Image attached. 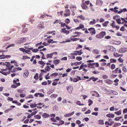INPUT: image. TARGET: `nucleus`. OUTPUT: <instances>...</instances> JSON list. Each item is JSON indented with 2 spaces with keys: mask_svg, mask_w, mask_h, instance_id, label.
Returning a JSON list of instances; mask_svg holds the SVG:
<instances>
[{
  "mask_svg": "<svg viewBox=\"0 0 127 127\" xmlns=\"http://www.w3.org/2000/svg\"><path fill=\"white\" fill-rule=\"evenodd\" d=\"M33 98H34V97L31 94H30L25 97L26 99H33Z\"/></svg>",
  "mask_w": 127,
  "mask_h": 127,
  "instance_id": "obj_34",
  "label": "nucleus"
},
{
  "mask_svg": "<svg viewBox=\"0 0 127 127\" xmlns=\"http://www.w3.org/2000/svg\"><path fill=\"white\" fill-rule=\"evenodd\" d=\"M81 7L83 9H87V8H88V6L85 3H82L81 4Z\"/></svg>",
  "mask_w": 127,
  "mask_h": 127,
  "instance_id": "obj_24",
  "label": "nucleus"
},
{
  "mask_svg": "<svg viewBox=\"0 0 127 127\" xmlns=\"http://www.w3.org/2000/svg\"><path fill=\"white\" fill-rule=\"evenodd\" d=\"M127 48H121L119 50V53H125V52H127Z\"/></svg>",
  "mask_w": 127,
  "mask_h": 127,
  "instance_id": "obj_5",
  "label": "nucleus"
},
{
  "mask_svg": "<svg viewBox=\"0 0 127 127\" xmlns=\"http://www.w3.org/2000/svg\"><path fill=\"white\" fill-rule=\"evenodd\" d=\"M58 15L59 16H60L61 15V16H62L63 15V11H61V12H58Z\"/></svg>",
  "mask_w": 127,
  "mask_h": 127,
  "instance_id": "obj_56",
  "label": "nucleus"
},
{
  "mask_svg": "<svg viewBox=\"0 0 127 127\" xmlns=\"http://www.w3.org/2000/svg\"><path fill=\"white\" fill-rule=\"evenodd\" d=\"M111 68L112 70H114V69L116 68V65H115V64H113L111 65Z\"/></svg>",
  "mask_w": 127,
  "mask_h": 127,
  "instance_id": "obj_62",
  "label": "nucleus"
},
{
  "mask_svg": "<svg viewBox=\"0 0 127 127\" xmlns=\"http://www.w3.org/2000/svg\"><path fill=\"white\" fill-rule=\"evenodd\" d=\"M34 118H35V119H36L37 120H40V119H41V116H40L37 115H35V116H34Z\"/></svg>",
  "mask_w": 127,
  "mask_h": 127,
  "instance_id": "obj_42",
  "label": "nucleus"
},
{
  "mask_svg": "<svg viewBox=\"0 0 127 127\" xmlns=\"http://www.w3.org/2000/svg\"><path fill=\"white\" fill-rule=\"evenodd\" d=\"M18 86H20V83H16V84H12L11 87V88L16 89V88H17Z\"/></svg>",
  "mask_w": 127,
  "mask_h": 127,
  "instance_id": "obj_10",
  "label": "nucleus"
},
{
  "mask_svg": "<svg viewBox=\"0 0 127 127\" xmlns=\"http://www.w3.org/2000/svg\"><path fill=\"white\" fill-rule=\"evenodd\" d=\"M77 105H78L79 106H84V104L81 103L80 101H77L76 102Z\"/></svg>",
  "mask_w": 127,
  "mask_h": 127,
  "instance_id": "obj_59",
  "label": "nucleus"
},
{
  "mask_svg": "<svg viewBox=\"0 0 127 127\" xmlns=\"http://www.w3.org/2000/svg\"><path fill=\"white\" fill-rule=\"evenodd\" d=\"M79 40H80V38H73L72 37H71V38H70V40H71V41H77Z\"/></svg>",
  "mask_w": 127,
  "mask_h": 127,
  "instance_id": "obj_26",
  "label": "nucleus"
},
{
  "mask_svg": "<svg viewBox=\"0 0 127 127\" xmlns=\"http://www.w3.org/2000/svg\"><path fill=\"white\" fill-rule=\"evenodd\" d=\"M54 64H59L60 63V60H56L53 61Z\"/></svg>",
  "mask_w": 127,
  "mask_h": 127,
  "instance_id": "obj_37",
  "label": "nucleus"
},
{
  "mask_svg": "<svg viewBox=\"0 0 127 127\" xmlns=\"http://www.w3.org/2000/svg\"><path fill=\"white\" fill-rule=\"evenodd\" d=\"M116 21L118 24H123L122 20H121V18H118V19Z\"/></svg>",
  "mask_w": 127,
  "mask_h": 127,
  "instance_id": "obj_38",
  "label": "nucleus"
},
{
  "mask_svg": "<svg viewBox=\"0 0 127 127\" xmlns=\"http://www.w3.org/2000/svg\"><path fill=\"white\" fill-rule=\"evenodd\" d=\"M108 24H109V21H107L104 22V23H102V25L104 27H107L108 26Z\"/></svg>",
  "mask_w": 127,
  "mask_h": 127,
  "instance_id": "obj_33",
  "label": "nucleus"
},
{
  "mask_svg": "<svg viewBox=\"0 0 127 127\" xmlns=\"http://www.w3.org/2000/svg\"><path fill=\"white\" fill-rule=\"evenodd\" d=\"M106 34H107V33H106V31H102L100 33H99L98 34L96 35V37L98 39H102V38H104V37L106 36Z\"/></svg>",
  "mask_w": 127,
  "mask_h": 127,
  "instance_id": "obj_1",
  "label": "nucleus"
},
{
  "mask_svg": "<svg viewBox=\"0 0 127 127\" xmlns=\"http://www.w3.org/2000/svg\"><path fill=\"white\" fill-rule=\"evenodd\" d=\"M60 24L61 25V27H64V26L66 27V26H67V25L65 23H63V22H61Z\"/></svg>",
  "mask_w": 127,
  "mask_h": 127,
  "instance_id": "obj_44",
  "label": "nucleus"
},
{
  "mask_svg": "<svg viewBox=\"0 0 127 127\" xmlns=\"http://www.w3.org/2000/svg\"><path fill=\"white\" fill-rule=\"evenodd\" d=\"M102 2H103L101 0H97L96 4L97 5H100V4H102Z\"/></svg>",
  "mask_w": 127,
  "mask_h": 127,
  "instance_id": "obj_28",
  "label": "nucleus"
},
{
  "mask_svg": "<svg viewBox=\"0 0 127 127\" xmlns=\"http://www.w3.org/2000/svg\"><path fill=\"white\" fill-rule=\"evenodd\" d=\"M126 16H127V17L126 18H121V19H122V23H123H123H127V14H126Z\"/></svg>",
  "mask_w": 127,
  "mask_h": 127,
  "instance_id": "obj_18",
  "label": "nucleus"
},
{
  "mask_svg": "<svg viewBox=\"0 0 127 127\" xmlns=\"http://www.w3.org/2000/svg\"><path fill=\"white\" fill-rule=\"evenodd\" d=\"M61 32L62 33H65V34H69L70 33V31L66 30V28L62 29Z\"/></svg>",
  "mask_w": 127,
  "mask_h": 127,
  "instance_id": "obj_8",
  "label": "nucleus"
},
{
  "mask_svg": "<svg viewBox=\"0 0 127 127\" xmlns=\"http://www.w3.org/2000/svg\"><path fill=\"white\" fill-rule=\"evenodd\" d=\"M79 27L80 29H82L84 28V25H83V24H80Z\"/></svg>",
  "mask_w": 127,
  "mask_h": 127,
  "instance_id": "obj_60",
  "label": "nucleus"
},
{
  "mask_svg": "<svg viewBox=\"0 0 127 127\" xmlns=\"http://www.w3.org/2000/svg\"><path fill=\"white\" fill-rule=\"evenodd\" d=\"M79 80H81V77L80 76H77V78H74L72 79L73 82H74L75 83H76V82H78V81H79Z\"/></svg>",
  "mask_w": 127,
  "mask_h": 127,
  "instance_id": "obj_14",
  "label": "nucleus"
},
{
  "mask_svg": "<svg viewBox=\"0 0 127 127\" xmlns=\"http://www.w3.org/2000/svg\"><path fill=\"white\" fill-rule=\"evenodd\" d=\"M58 75V73H54L51 75V77H56Z\"/></svg>",
  "mask_w": 127,
  "mask_h": 127,
  "instance_id": "obj_46",
  "label": "nucleus"
},
{
  "mask_svg": "<svg viewBox=\"0 0 127 127\" xmlns=\"http://www.w3.org/2000/svg\"><path fill=\"white\" fill-rule=\"evenodd\" d=\"M37 106V104H30L31 108H36Z\"/></svg>",
  "mask_w": 127,
  "mask_h": 127,
  "instance_id": "obj_52",
  "label": "nucleus"
},
{
  "mask_svg": "<svg viewBox=\"0 0 127 127\" xmlns=\"http://www.w3.org/2000/svg\"><path fill=\"white\" fill-rule=\"evenodd\" d=\"M47 42L49 44H53V43H57V41H55L53 40V39H49L48 41Z\"/></svg>",
  "mask_w": 127,
  "mask_h": 127,
  "instance_id": "obj_7",
  "label": "nucleus"
},
{
  "mask_svg": "<svg viewBox=\"0 0 127 127\" xmlns=\"http://www.w3.org/2000/svg\"><path fill=\"white\" fill-rule=\"evenodd\" d=\"M38 51H39V50L38 49H33L32 52H33L34 53H36Z\"/></svg>",
  "mask_w": 127,
  "mask_h": 127,
  "instance_id": "obj_51",
  "label": "nucleus"
},
{
  "mask_svg": "<svg viewBox=\"0 0 127 127\" xmlns=\"http://www.w3.org/2000/svg\"><path fill=\"white\" fill-rule=\"evenodd\" d=\"M115 115H117V116H120V115H122V110H120L119 111L115 112Z\"/></svg>",
  "mask_w": 127,
  "mask_h": 127,
  "instance_id": "obj_35",
  "label": "nucleus"
},
{
  "mask_svg": "<svg viewBox=\"0 0 127 127\" xmlns=\"http://www.w3.org/2000/svg\"><path fill=\"white\" fill-rule=\"evenodd\" d=\"M15 46V44H11L7 46V47L6 48V49H8V48H9L10 47H14Z\"/></svg>",
  "mask_w": 127,
  "mask_h": 127,
  "instance_id": "obj_31",
  "label": "nucleus"
},
{
  "mask_svg": "<svg viewBox=\"0 0 127 127\" xmlns=\"http://www.w3.org/2000/svg\"><path fill=\"white\" fill-rule=\"evenodd\" d=\"M76 59L78 61H81V60H82V58L81 57H77L76 58Z\"/></svg>",
  "mask_w": 127,
  "mask_h": 127,
  "instance_id": "obj_54",
  "label": "nucleus"
},
{
  "mask_svg": "<svg viewBox=\"0 0 127 127\" xmlns=\"http://www.w3.org/2000/svg\"><path fill=\"white\" fill-rule=\"evenodd\" d=\"M10 39H11L10 37H4L2 39V41H8Z\"/></svg>",
  "mask_w": 127,
  "mask_h": 127,
  "instance_id": "obj_23",
  "label": "nucleus"
},
{
  "mask_svg": "<svg viewBox=\"0 0 127 127\" xmlns=\"http://www.w3.org/2000/svg\"><path fill=\"white\" fill-rule=\"evenodd\" d=\"M96 23V20L95 19H93V21H91L89 22V24L92 25V24H95Z\"/></svg>",
  "mask_w": 127,
  "mask_h": 127,
  "instance_id": "obj_40",
  "label": "nucleus"
},
{
  "mask_svg": "<svg viewBox=\"0 0 127 127\" xmlns=\"http://www.w3.org/2000/svg\"><path fill=\"white\" fill-rule=\"evenodd\" d=\"M105 82L106 84H109V85H112V84H113V81L110 79H106Z\"/></svg>",
  "mask_w": 127,
  "mask_h": 127,
  "instance_id": "obj_19",
  "label": "nucleus"
},
{
  "mask_svg": "<svg viewBox=\"0 0 127 127\" xmlns=\"http://www.w3.org/2000/svg\"><path fill=\"white\" fill-rule=\"evenodd\" d=\"M61 20L56 19L55 21L54 22L53 24H61Z\"/></svg>",
  "mask_w": 127,
  "mask_h": 127,
  "instance_id": "obj_15",
  "label": "nucleus"
},
{
  "mask_svg": "<svg viewBox=\"0 0 127 127\" xmlns=\"http://www.w3.org/2000/svg\"><path fill=\"white\" fill-rule=\"evenodd\" d=\"M0 59H5V58H7V57H9V58H10V56H3V55H0Z\"/></svg>",
  "mask_w": 127,
  "mask_h": 127,
  "instance_id": "obj_27",
  "label": "nucleus"
},
{
  "mask_svg": "<svg viewBox=\"0 0 127 127\" xmlns=\"http://www.w3.org/2000/svg\"><path fill=\"white\" fill-rule=\"evenodd\" d=\"M14 108H15V106H11L10 108H8V109H6V110H5V113H8L9 111H11V110H12V109Z\"/></svg>",
  "mask_w": 127,
  "mask_h": 127,
  "instance_id": "obj_13",
  "label": "nucleus"
},
{
  "mask_svg": "<svg viewBox=\"0 0 127 127\" xmlns=\"http://www.w3.org/2000/svg\"><path fill=\"white\" fill-rule=\"evenodd\" d=\"M80 48H83V46H82V45H79L78 46L76 47V50H79V49H80Z\"/></svg>",
  "mask_w": 127,
  "mask_h": 127,
  "instance_id": "obj_57",
  "label": "nucleus"
},
{
  "mask_svg": "<svg viewBox=\"0 0 127 127\" xmlns=\"http://www.w3.org/2000/svg\"><path fill=\"white\" fill-rule=\"evenodd\" d=\"M119 16H114L113 17V19H114V20H116V21L119 19Z\"/></svg>",
  "mask_w": 127,
  "mask_h": 127,
  "instance_id": "obj_55",
  "label": "nucleus"
},
{
  "mask_svg": "<svg viewBox=\"0 0 127 127\" xmlns=\"http://www.w3.org/2000/svg\"><path fill=\"white\" fill-rule=\"evenodd\" d=\"M127 8H124L123 9H120L118 12V14L122 13V12H126L127 11Z\"/></svg>",
  "mask_w": 127,
  "mask_h": 127,
  "instance_id": "obj_29",
  "label": "nucleus"
},
{
  "mask_svg": "<svg viewBox=\"0 0 127 127\" xmlns=\"http://www.w3.org/2000/svg\"><path fill=\"white\" fill-rule=\"evenodd\" d=\"M69 59H75V56L73 54H70V56H68Z\"/></svg>",
  "mask_w": 127,
  "mask_h": 127,
  "instance_id": "obj_30",
  "label": "nucleus"
},
{
  "mask_svg": "<svg viewBox=\"0 0 127 127\" xmlns=\"http://www.w3.org/2000/svg\"><path fill=\"white\" fill-rule=\"evenodd\" d=\"M7 66V69L10 70L12 69V68H13V65H11L10 64H6Z\"/></svg>",
  "mask_w": 127,
  "mask_h": 127,
  "instance_id": "obj_16",
  "label": "nucleus"
},
{
  "mask_svg": "<svg viewBox=\"0 0 127 127\" xmlns=\"http://www.w3.org/2000/svg\"><path fill=\"white\" fill-rule=\"evenodd\" d=\"M93 52L94 54H99V53H100L98 50H94Z\"/></svg>",
  "mask_w": 127,
  "mask_h": 127,
  "instance_id": "obj_45",
  "label": "nucleus"
},
{
  "mask_svg": "<svg viewBox=\"0 0 127 127\" xmlns=\"http://www.w3.org/2000/svg\"><path fill=\"white\" fill-rule=\"evenodd\" d=\"M98 124H99V125H104V120H99L98 121Z\"/></svg>",
  "mask_w": 127,
  "mask_h": 127,
  "instance_id": "obj_39",
  "label": "nucleus"
},
{
  "mask_svg": "<svg viewBox=\"0 0 127 127\" xmlns=\"http://www.w3.org/2000/svg\"><path fill=\"white\" fill-rule=\"evenodd\" d=\"M66 89L69 94H72V92H73V86H69L66 87Z\"/></svg>",
  "mask_w": 127,
  "mask_h": 127,
  "instance_id": "obj_4",
  "label": "nucleus"
},
{
  "mask_svg": "<svg viewBox=\"0 0 127 127\" xmlns=\"http://www.w3.org/2000/svg\"><path fill=\"white\" fill-rule=\"evenodd\" d=\"M76 18H80L81 20H85V17L83 15L77 16Z\"/></svg>",
  "mask_w": 127,
  "mask_h": 127,
  "instance_id": "obj_22",
  "label": "nucleus"
},
{
  "mask_svg": "<svg viewBox=\"0 0 127 127\" xmlns=\"http://www.w3.org/2000/svg\"><path fill=\"white\" fill-rule=\"evenodd\" d=\"M69 8L71 9V10L75 11L76 9H77V7L74 5H71L70 6Z\"/></svg>",
  "mask_w": 127,
  "mask_h": 127,
  "instance_id": "obj_12",
  "label": "nucleus"
},
{
  "mask_svg": "<svg viewBox=\"0 0 127 127\" xmlns=\"http://www.w3.org/2000/svg\"><path fill=\"white\" fill-rule=\"evenodd\" d=\"M61 60L62 61H63V60L64 61H66V60H67V57H64V58H62V59H61Z\"/></svg>",
  "mask_w": 127,
  "mask_h": 127,
  "instance_id": "obj_63",
  "label": "nucleus"
},
{
  "mask_svg": "<svg viewBox=\"0 0 127 127\" xmlns=\"http://www.w3.org/2000/svg\"><path fill=\"white\" fill-rule=\"evenodd\" d=\"M28 75H29V72H28V70H25L23 74V77H24V78H27L28 77Z\"/></svg>",
  "mask_w": 127,
  "mask_h": 127,
  "instance_id": "obj_9",
  "label": "nucleus"
},
{
  "mask_svg": "<svg viewBox=\"0 0 127 127\" xmlns=\"http://www.w3.org/2000/svg\"><path fill=\"white\" fill-rule=\"evenodd\" d=\"M42 117L44 119H47V118H49V114L47 113H43L42 115Z\"/></svg>",
  "mask_w": 127,
  "mask_h": 127,
  "instance_id": "obj_21",
  "label": "nucleus"
},
{
  "mask_svg": "<svg viewBox=\"0 0 127 127\" xmlns=\"http://www.w3.org/2000/svg\"><path fill=\"white\" fill-rule=\"evenodd\" d=\"M86 67H87V65L86 64H82L80 65L79 70H81V69H83V68H86Z\"/></svg>",
  "mask_w": 127,
  "mask_h": 127,
  "instance_id": "obj_36",
  "label": "nucleus"
},
{
  "mask_svg": "<svg viewBox=\"0 0 127 127\" xmlns=\"http://www.w3.org/2000/svg\"><path fill=\"white\" fill-rule=\"evenodd\" d=\"M91 80H93V82H96L97 80H98V78H95V77H91Z\"/></svg>",
  "mask_w": 127,
  "mask_h": 127,
  "instance_id": "obj_61",
  "label": "nucleus"
},
{
  "mask_svg": "<svg viewBox=\"0 0 127 127\" xmlns=\"http://www.w3.org/2000/svg\"><path fill=\"white\" fill-rule=\"evenodd\" d=\"M115 71L117 73H122V70L119 69V68H116Z\"/></svg>",
  "mask_w": 127,
  "mask_h": 127,
  "instance_id": "obj_50",
  "label": "nucleus"
},
{
  "mask_svg": "<svg viewBox=\"0 0 127 127\" xmlns=\"http://www.w3.org/2000/svg\"><path fill=\"white\" fill-rule=\"evenodd\" d=\"M24 42H26V39L24 38H22L19 40V43H24Z\"/></svg>",
  "mask_w": 127,
  "mask_h": 127,
  "instance_id": "obj_20",
  "label": "nucleus"
},
{
  "mask_svg": "<svg viewBox=\"0 0 127 127\" xmlns=\"http://www.w3.org/2000/svg\"><path fill=\"white\" fill-rule=\"evenodd\" d=\"M93 104V101L91 99H89L88 100V106H91Z\"/></svg>",
  "mask_w": 127,
  "mask_h": 127,
  "instance_id": "obj_47",
  "label": "nucleus"
},
{
  "mask_svg": "<svg viewBox=\"0 0 127 127\" xmlns=\"http://www.w3.org/2000/svg\"><path fill=\"white\" fill-rule=\"evenodd\" d=\"M19 82V79H17L16 80H13V83H14V84H16L19 83V82Z\"/></svg>",
  "mask_w": 127,
  "mask_h": 127,
  "instance_id": "obj_48",
  "label": "nucleus"
},
{
  "mask_svg": "<svg viewBox=\"0 0 127 127\" xmlns=\"http://www.w3.org/2000/svg\"><path fill=\"white\" fill-rule=\"evenodd\" d=\"M54 54H56V55H57L58 53L56 52H55L54 53L52 54H48V55H47V58H52Z\"/></svg>",
  "mask_w": 127,
  "mask_h": 127,
  "instance_id": "obj_6",
  "label": "nucleus"
},
{
  "mask_svg": "<svg viewBox=\"0 0 127 127\" xmlns=\"http://www.w3.org/2000/svg\"><path fill=\"white\" fill-rule=\"evenodd\" d=\"M64 22L67 24H69V23H70V19L69 18H66L65 19Z\"/></svg>",
  "mask_w": 127,
  "mask_h": 127,
  "instance_id": "obj_43",
  "label": "nucleus"
},
{
  "mask_svg": "<svg viewBox=\"0 0 127 127\" xmlns=\"http://www.w3.org/2000/svg\"><path fill=\"white\" fill-rule=\"evenodd\" d=\"M57 97H58V95L53 94L51 95L50 98L51 99H56Z\"/></svg>",
  "mask_w": 127,
  "mask_h": 127,
  "instance_id": "obj_25",
  "label": "nucleus"
},
{
  "mask_svg": "<svg viewBox=\"0 0 127 127\" xmlns=\"http://www.w3.org/2000/svg\"><path fill=\"white\" fill-rule=\"evenodd\" d=\"M116 62H117V60H116L115 59H111L110 60L111 63H116Z\"/></svg>",
  "mask_w": 127,
  "mask_h": 127,
  "instance_id": "obj_49",
  "label": "nucleus"
},
{
  "mask_svg": "<svg viewBox=\"0 0 127 127\" xmlns=\"http://www.w3.org/2000/svg\"><path fill=\"white\" fill-rule=\"evenodd\" d=\"M88 30L89 31L91 35H94V34H96V30H95V28L91 27L89 28Z\"/></svg>",
  "mask_w": 127,
  "mask_h": 127,
  "instance_id": "obj_2",
  "label": "nucleus"
},
{
  "mask_svg": "<svg viewBox=\"0 0 127 127\" xmlns=\"http://www.w3.org/2000/svg\"><path fill=\"white\" fill-rule=\"evenodd\" d=\"M34 78L35 79V80H38V73H36L34 77Z\"/></svg>",
  "mask_w": 127,
  "mask_h": 127,
  "instance_id": "obj_58",
  "label": "nucleus"
},
{
  "mask_svg": "<svg viewBox=\"0 0 127 127\" xmlns=\"http://www.w3.org/2000/svg\"><path fill=\"white\" fill-rule=\"evenodd\" d=\"M104 21H105V19L103 18H101L99 20V22L100 23L104 22Z\"/></svg>",
  "mask_w": 127,
  "mask_h": 127,
  "instance_id": "obj_64",
  "label": "nucleus"
},
{
  "mask_svg": "<svg viewBox=\"0 0 127 127\" xmlns=\"http://www.w3.org/2000/svg\"><path fill=\"white\" fill-rule=\"evenodd\" d=\"M116 22L115 21H112V23L111 24V26L113 27V28H116V25H115Z\"/></svg>",
  "mask_w": 127,
  "mask_h": 127,
  "instance_id": "obj_41",
  "label": "nucleus"
},
{
  "mask_svg": "<svg viewBox=\"0 0 127 127\" xmlns=\"http://www.w3.org/2000/svg\"><path fill=\"white\" fill-rule=\"evenodd\" d=\"M28 30V29H27V28H24L22 30V32L23 33H26V32H27V31Z\"/></svg>",
  "mask_w": 127,
  "mask_h": 127,
  "instance_id": "obj_53",
  "label": "nucleus"
},
{
  "mask_svg": "<svg viewBox=\"0 0 127 127\" xmlns=\"http://www.w3.org/2000/svg\"><path fill=\"white\" fill-rule=\"evenodd\" d=\"M70 14H71V13L70 12V10L69 9H66L65 10V13H64V15L65 16V17L69 16Z\"/></svg>",
  "mask_w": 127,
  "mask_h": 127,
  "instance_id": "obj_3",
  "label": "nucleus"
},
{
  "mask_svg": "<svg viewBox=\"0 0 127 127\" xmlns=\"http://www.w3.org/2000/svg\"><path fill=\"white\" fill-rule=\"evenodd\" d=\"M75 114V112H72L70 113L66 114L64 115V117L65 118L68 117H71V116H73Z\"/></svg>",
  "mask_w": 127,
  "mask_h": 127,
  "instance_id": "obj_11",
  "label": "nucleus"
},
{
  "mask_svg": "<svg viewBox=\"0 0 127 127\" xmlns=\"http://www.w3.org/2000/svg\"><path fill=\"white\" fill-rule=\"evenodd\" d=\"M108 50L109 51H111L112 52H113V51H115V48L112 46H108Z\"/></svg>",
  "mask_w": 127,
  "mask_h": 127,
  "instance_id": "obj_17",
  "label": "nucleus"
},
{
  "mask_svg": "<svg viewBox=\"0 0 127 127\" xmlns=\"http://www.w3.org/2000/svg\"><path fill=\"white\" fill-rule=\"evenodd\" d=\"M106 117H107V118H114L115 115L112 114H107L106 115Z\"/></svg>",
  "mask_w": 127,
  "mask_h": 127,
  "instance_id": "obj_32",
  "label": "nucleus"
}]
</instances>
